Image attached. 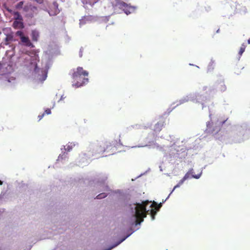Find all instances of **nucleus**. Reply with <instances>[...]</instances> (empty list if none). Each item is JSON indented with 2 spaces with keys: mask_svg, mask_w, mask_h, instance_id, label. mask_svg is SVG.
<instances>
[{
  "mask_svg": "<svg viewBox=\"0 0 250 250\" xmlns=\"http://www.w3.org/2000/svg\"><path fill=\"white\" fill-rule=\"evenodd\" d=\"M88 75V72L82 67H78L76 69H74L71 75L73 86L79 87L87 83L88 82V79L87 78Z\"/></svg>",
  "mask_w": 250,
  "mask_h": 250,
  "instance_id": "1",
  "label": "nucleus"
},
{
  "mask_svg": "<svg viewBox=\"0 0 250 250\" xmlns=\"http://www.w3.org/2000/svg\"><path fill=\"white\" fill-rule=\"evenodd\" d=\"M150 202L145 201L142 204L137 203L134 205V207L131 208L132 212L134 213L136 225L140 224L144 221V218L146 217L147 214H149V210H146V207Z\"/></svg>",
  "mask_w": 250,
  "mask_h": 250,
  "instance_id": "2",
  "label": "nucleus"
},
{
  "mask_svg": "<svg viewBox=\"0 0 250 250\" xmlns=\"http://www.w3.org/2000/svg\"><path fill=\"white\" fill-rule=\"evenodd\" d=\"M16 35L20 38L21 41L24 45L32 48L35 47L34 44L30 42L28 37L25 36L22 31H17L16 32Z\"/></svg>",
  "mask_w": 250,
  "mask_h": 250,
  "instance_id": "3",
  "label": "nucleus"
},
{
  "mask_svg": "<svg viewBox=\"0 0 250 250\" xmlns=\"http://www.w3.org/2000/svg\"><path fill=\"white\" fill-rule=\"evenodd\" d=\"M23 11L25 13L26 17L32 18L37 13V8L31 4H27L23 7Z\"/></svg>",
  "mask_w": 250,
  "mask_h": 250,
  "instance_id": "4",
  "label": "nucleus"
},
{
  "mask_svg": "<svg viewBox=\"0 0 250 250\" xmlns=\"http://www.w3.org/2000/svg\"><path fill=\"white\" fill-rule=\"evenodd\" d=\"M59 12L60 10L58 8V4L57 1H54L50 10L48 11V13L50 16H53L57 15Z\"/></svg>",
  "mask_w": 250,
  "mask_h": 250,
  "instance_id": "5",
  "label": "nucleus"
},
{
  "mask_svg": "<svg viewBox=\"0 0 250 250\" xmlns=\"http://www.w3.org/2000/svg\"><path fill=\"white\" fill-rule=\"evenodd\" d=\"M192 171H193V169H191L190 170H189L188 171V172H187L185 175V176H184V177L179 181V182L178 183V184L176 185L174 188H173V189L172 190V191L177 188H178L181 185L183 184V183L184 182V181L185 180H186L187 179H188L190 178V174H192L193 172H192Z\"/></svg>",
  "mask_w": 250,
  "mask_h": 250,
  "instance_id": "6",
  "label": "nucleus"
},
{
  "mask_svg": "<svg viewBox=\"0 0 250 250\" xmlns=\"http://www.w3.org/2000/svg\"><path fill=\"white\" fill-rule=\"evenodd\" d=\"M23 20L15 21L13 23V27L15 29H22L24 28Z\"/></svg>",
  "mask_w": 250,
  "mask_h": 250,
  "instance_id": "7",
  "label": "nucleus"
},
{
  "mask_svg": "<svg viewBox=\"0 0 250 250\" xmlns=\"http://www.w3.org/2000/svg\"><path fill=\"white\" fill-rule=\"evenodd\" d=\"M7 11L12 14L14 16V19L15 21L18 20H23L22 16L21 15L20 13L18 11H12L10 9H7Z\"/></svg>",
  "mask_w": 250,
  "mask_h": 250,
  "instance_id": "8",
  "label": "nucleus"
},
{
  "mask_svg": "<svg viewBox=\"0 0 250 250\" xmlns=\"http://www.w3.org/2000/svg\"><path fill=\"white\" fill-rule=\"evenodd\" d=\"M40 52L39 50H32L30 51H28L26 53V54L28 55L31 58L35 57L37 60H39V55L38 53Z\"/></svg>",
  "mask_w": 250,
  "mask_h": 250,
  "instance_id": "9",
  "label": "nucleus"
},
{
  "mask_svg": "<svg viewBox=\"0 0 250 250\" xmlns=\"http://www.w3.org/2000/svg\"><path fill=\"white\" fill-rule=\"evenodd\" d=\"M164 125V121H162L155 124L154 126V131L156 132L160 131Z\"/></svg>",
  "mask_w": 250,
  "mask_h": 250,
  "instance_id": "10",
  "label": "nucleus"
},
{
  "mask_svg": "<svg viewBox=\"0 0 250 250\" xmlns=\"http://www.w3.org/2000/svg\"><path fill=\"white\" fill-rule=\"evenodd\" d=\"M40 35L38 31L36 30H32L31 32L32 40L34 42H37L38 41Z\"/></svg>",
  "mask_w": 250,
  "mask_h": 250,
  "instance_id": "11",
  "label": "nucleus"
},
{
  "mask_svg": "<svg viewBox=\"0 0 250 250\" xmlns=\"http://www.w3.org/2000/svg\"><path fill=\"white\" fill-rule=\"evenodd\" d=\"M40 61V58H39V60H37L35 59V57H32L31 58V64H33L35 66L34 70L35 71H36L38 67H37V63Z\"/></svg>",
  "mask_w": 250,
  "mask_h": 250,
  "instance_id": "12",
  "label": "nucleus"
},
{
  "mask_svg": "<svg viewBox=\"0 0 250 250\" xmlns=\"http://www.w3.org/2000/svg\"><path fill=\"white\" fill-rule=\"evenodd\" d=\"M67 158H68L67 153L64 152L59 155L57 161H62L63 159H67Z\"/></svg>",
  "mask_w": 250,
  "mask_h": 250,
  "instance_id": "13",
  "label": "nucleus"
},
{
  "mask_svg": "<svg viewBox=\"0 0 250 250\" xmlns=\"http://www.w3.org/2000/svg\"><path fill=\"white\" fill-rule=\"evenodd\" d=\"M75 146L74 143H68L65 146V150L67 151H71Z\"/></svg>",
  "mask_w": 250,
  "mask_h": 250,
  "instance_id": "14",
  "label": "nucleus"
},
{
  "mask_svg": "<svg viewBox=\"0 0 250 250\" xmlns=\"http://www.w3.org/2000/svg\"><path fill=\"white\" fill-rule=\"evenodd\" d=\"M120 8H126L127 6V4L124 1H119L117 4Z\"/></svg>",
  "mask_w": 250,
  "mask_h": 250,
  "instance_id": "15",
  "label": "nucleus"
},
{
  "mask_svg": "<svg viewBox=\"0 0 250 250\" xmlns=\"http://www.w3.org/2000/svg\"><path fill=\"white\" fill-rule=\"evenodd\" d=\"M246 47V45L244 43L242 44V45L240 48L239 51V54L240 56H241L242 55V54L244 53V52L245 51Z\"/></svg>",
  "mask_w": 250,
  "mask_h": 250,
  "instance_id": "16",
  "label": "nucleus"
},
{
  "mask_svg": "<svg viewBox=\"0 0 250 250\" xmlns=\"http://www.w3.org/2000/svg\"><path fill=\"white\" fill-rule=\"evenodd\" d=\"M5 40L6 42H9L13 41V36L10 34L7 35Z\"/></svg>",
  "mask_w": 250,
  "mask_h": 250,
  "instance_id": "17",
  "label": "nucleus"
},
{
  "mask_svg": "<svg viewBox=\"0 0 250 250\" xmlns=\"http://www.w3.org/2000/svg\"><path fill=\"white\" fill-rule=\"evenodd\" d=\"M153 205L155 206V208L157 210H159L160 208L162 207V203H160L159 204H157V203L153 202V204L151 205L150 207H152Z\"/></svg>",
  "mask_w": 250,
  "mask_h": 250,
  "instance_id": "18",
  "label": "nucleus"
},
{
  "mask_svg": "<svg viewBox=\"0 0 250 250\" xmlns=\"http://www.w3.org/2000/svg\"><path fill=\"white\" fill-rule=\"evenodd\" d=\"M107 196V194L105 193H101L96 196V198L98 199H101L104 198Z\"/></svg>",
  "mask_w": 250,
  "mask_h": 250,
  "instance_id": "19",
  "label": "nucleus"
},
{
  "mask_svg": "<svg viewBox=\"0 0 250 250\" xmlns=\"http://www.w3.org/2000/svg\"><path fill=\"white\" fill-rule=\"evenodd\" d=\"M150 214L151 215V218L152 220H154L155 219V216L156 214V211L154 209H151L150 210Z\"/></svg>",
  "mask_w": 250,
  "mask_h": 250,
  "instance_id": "20",
  "label": "nucleus"
},
{
  "mask_svg": "<svg viewBox=\"0 0 250 250\" xmlns=\"http://www.w3.org/2000/svg\"><path fill=\"white\" fill-rule=\"evenodd\" d=\"M23 3H24V2L22 1L18 2L16 5V8L18 9H20L22 8Z\"/></svg>",
  "mask_w": 250,
  "mask_h": 250,
  "instance_id": "21",
  "label": "nucleus"
},
{
  "mask_svg": "<svg viewBox=\"0 0 250 250\" xmlns=\"http://www.w3.org/2000/svg\"><path fill=\"white\" fill-rule=\"evenodd\" d=\"M221 91H225L226 89V86L223 83H220V87Z\"/></svg>",
  "mask_w": 250,
  "mask_h": 250,
  "instance_id": "22",
  "label": "nucleus"
},
{
  "mask_svg": "<svg viewBox=\"0 0 250 250\" xmlns=\"http://www.w3.org/2000/svg\"><path fill=\"white\" fill-rule=\"evenodd\" d=\"M43 113H45V114H47V115L50 114L51 113V109L49 108H47L45 110V111Z\"/></svg>",
  "mask_w": 250,
  "mask_h": 250,
  "instance_id": "23",
  "label": "nucleus"
},
{
  "mask_svg": "<svg viewBox=\"0 0 250 250\" xmlns=\"http://www.w3.org/2000/svg\"><path fill=\"white\" fill-rule=\"evenodd\" d=\"M201 173H200L199 174H197V175H193V174H192L191 177L194 178L195 179H198V178H200V177L201 176Z\"/></svg>",
  "mask_w": 250,
  "mask_h": 250,
  "instance_id": "24",
  "label": "nucleus"
},
{
  "mask_svg": "<svg viewBox=\"0 0 250 250\" xmlns=\"http://www.w3.org/2000/svg\"><path fill=\"white\" fill-rule=\"evenodd\" d=\"M45 115V113H43L42 115H39L38 116L39 121H40Z\"/></svg>",
  "mask_w": 250,
  "mask_h": 250,
  "instance_id": "25",
  "label": "nucleus"
},
{
  "mask_svg": "<svg viewBox=\"0 0 250 250\" xmlns=\"http://www.w3.org/2000/svg\"><path fill=\"white\" fill-rule=\"evenodd\" d=\"M80 57L82 56V51L81 50V49L80 50Z\"/></svg>",
  "mask_w": 250,
  "mask_h": 250,
  "instance_id": "26",
  "label": "nucleus"
},
{
  "mask_svg": "<svg viewBox=\"0 0 250 250\" xmlns=\"http://www.w3.org/2000/svg\"><path fill=\"white\" fill-rule=\"evenodd\" d=\"M248 43L249 44H250V38L248 39Z\"/></svg>",
  "mask_w": 250,
  "mask_h": 250,
  "instance_id": "27",
  "label": "nucleus"
},
{
  "mask_svg": "<svg viewBox=\"0 0 250 250\" xmlns=\"http://www.w3.org/2000/svg\"><path fill=\"white\" fill-rule=\"evenodd\" d=\"M3 182L0 180V186L2 185Z\"/></svg>",
  "mask_w": 250,
  "mask_h": 250,
  "instance_id": "28",
  "label": "nucleus"
},
{
  "mask_svg": "<svg viewBox=\"0 0 250 250\" xmlns=\"http://www.w3.org/2000/svg\"><path fill=\"white\" fill-rule=\"evenodd\" d=\"M125 239V238H124V239H123V240H122L121 241V242H120L119 243H120L121 242H123Z\"/></svg>",
  "mask_w": 250,
  "mask_h": 250,
  "instance_id": "29",
  "label": "nucleus"
}]
</instances>
